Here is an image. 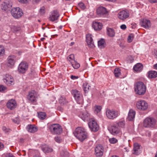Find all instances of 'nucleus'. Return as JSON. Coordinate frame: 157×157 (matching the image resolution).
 <instances>
[{
    "label": "nucleus",
    "instance_id": "nucleus-29",
    "mask_svg": "<svg viewBox=\"0 0 157 157\" xmlns=\"http://www.w3.org/2000/svg\"><path fill=\"white\" fill-rule=\"evenodd\" d=\"M140 145L137 143H135L133 145V150L134 151V154L136 155L140 153L139 150L140 149Z\"/></svg>",
    "mask_w": 157,
    "mask_h": 157
},
{
    "label": "nucleus",
    "instance_id": "nucleus-16",
    "mask_svg": "<svg viewBox=\"0 0 157 157\" xmlns=\"http://www.w3.org/2000/svg\"><path fill=\"white\" fill-rule=\"evenodd\" d=\"M79 116L84 121H89L91 118L90 117V114L86 111L80 112Z\"/></svg>",
    "mask_w": 157,
    "mask_h": 157
},
{
    "label": "nucleus",
    "instance_id": "nucleus-56",
    "mask_svg": "<svg viewBox=\"0 0 157 157\" xmlns=\"http://www.w3.org/2000/svg\"><path fill=\"white\" fill-rule=\"evenodd\" d=\"M153 54L155 58H157V50H154Z\"/></svg>",
    "mask_w": 157,
    "mask_h": 157
},
{
    "label": "nucleus",
    "instance_id": "nucleus-13",
    "mask_svg": "<svg viewBox=\"0 0 157 157\" xmlns=\"http://www.w3.org/2000/svg\"><path fill=\"white\" fill-rule=\"evenodd\" d=\"M86 41L89 47L92 48L94 47L95 46L93 39V36L91 34L88 33L86 35Z\"/></svg>",
    "mask_w": 157,
    "mask_h": 157
},
{
    "label": "nucleus",
    "instance_id": "nucleus-59",
    "mask_svg": "<svg viewBox=\"0 0 157 157\" xmlns=\"http://www.w3.org/2000/svg\"><path fill=\"white\" fill-rule=\"evenodd\" d=\"M105 1H108V2H114L115 1V0H105Z\"/></svg>",
    "mask_w": 157,
    "mask_h": 157
},
{
    "label": "nucleus",
    "instance_id": "nucleus-12",
    "mask_svg": "<svg viewBox=\"0 0 157 157\" xmlns=\"http://www.w3.org/2000/svg\"><path fill=\"white\" fill-rule=\"evenodd\" d=\"M4 82L8 86H10L14 84V80L13 77L10 75L6 74L3 78Z\"/></svg>",
    "mask_w": 157,
    "mask_h": 157
},
{
    "label": "nucleus",
    "instance_id": "nucleus-17",
    "mask_svg": "<svg viewBox=\"0 0 157 157\" xmlns=\"http://www.w3.org/2000/svg\"><path fill=\"white\" fill-rule=\"evenodd\" d=\"M17 105L16 101L13 99L9 100L6 103L7 107L10 110H13L16 108Z\"/></svg>",
    "mask_w": 157,
    "mask_h": 157
},
{
    "label": "nucleus",
    "instance_id": "nucleus-40",
    "mask_svg": "<svg viewBox=\"0 0 157 157\" xmlns=\"http://www.w3.org/2000/svg\"><path fill=\"white\" fill-rule=\"evenodd\" d=\"M109 140V142L111 144H115L118 142L117 139L114 137L110 138Z\"/></svg>",
    "mask_w": 157,
    "mask_h": 157
},
{
    "label": "nucleus",
    "instance_id": "nucleus-48",
    "mask_svg": "<svg viewBox=\"0 0 157 157\" xmlns=\"http://www.w3.org/2000/svg\"><path fill=\"white\" fill-rule=\"evenodd\" d=\"M12 121L14 123L18 124L19 123V119L18 118H16L12 119Z\"/></svg>",
    "mask_w": 157,
    "mask_h": 157
},
{
    "label": "nucleus",
    "instance_id": "nucleus-61",
    "mask_svg": "<svg viewBox=\"0 0 157 157\" xmlns=\"http://www.w3.org/2000/svg\"><path fill=\"white\" fill-rule=\"evenodd\" d=\"M33 0L36 2H39L40 0Z\"/></svg>",
    "mask_w": 157,
    "mask_h": 157
},
{
    "label": "nucleus",
    "instance_id": "nucleus-34",
    "mask_svg": "<svg viewBox=\"0 0 157 157\" xmlns=\"http://www.w3.org/2000/svg\"><path fill=\"white\" fill-rule=\"evenodd\" d=\"M94 111L95 113H98L100 112L102 109V107L100 105H96L94 107Z\"/></svg>",
    "mask_w": 157,
    "mask_h": 157
},
{
    "label": "nucleus",
    "instance_id": "nucleus-25",
    "mask_svg": "<svg viewBox=\"0 0 157 157\" xmlns=\"http://www.w3.org/2000/svg\"><path fill=\"white\" fill-rule=\"evenodd\" d=\"M41 149L45 153L51 152L53 151L52 148L46 144L42 145L41 146Z\"/></svg>",
    "mask_w": 157,
    "mask_h": 157
},
{
    "label": "nucleus",
    "instance_id": "nucleus-63",
    "mask_svg": "<svg viewBox=\"0 0 157 157\" xmlns=\"http://www.w3.org/2000/svg\"><path fill=\"white\" fill-rule=\"evenodd\" d=\"M45 39L44 38H41V39H40V40L41 41H44V40Z\"/></svg>",
    "mask_w": 157,
    "mask_h": 157
},
{
    "label": "nucleus",
    "instance_id": "nucleus-64",
    "mask_svg": "<svg viewBox=\"0 0 157 157\" xmlns=\"http://www.w3.org/2000/svg\"><path fill=\"white\" fill-rule=\"evenodd\" d=\"M119 157L116 155H113L112 156V157Z\"/></svg>",
    "mask_w": 157,
    "mask_h": 157
},
{
    "label": "nucleus",
    "instance_id": "nucleus-41",
    "mask_svg": "<svg viewBox=\"0 0 157 157\" xmlns=\"http://www.w3.org/2000/svg\"><path fill=\"white\" fill-rule=\"evenodd\" d=\"M5 51L4 47L0 45V56H2L4 55Z\"/></svg>",
    "mask_w": 157,
    "mask_h": 157
},
{
    "label": "nucleus",
    "instance_id": "nucleus-27",
    "mask_svg": "<svg viewBox=\"0 0 157 157\" xmlns=\"http://www.w3.org/2000/svg\"><path fill=\"white\" fill-rule=\"evenodd\" d=\"M27 130L29 132L34 133L37 131L38 128L34 125H29L26 128Z\"/></svg>",
    "mask_w": 157,
    "mask_h": 157
},
{
    "label": "nucleus",
    "instance_id": "nucleus-44",
    "mask_svg": "<svg viewBox=\"0 0 157 157\" xmlns=\"http://www.w3.org/2000/svg\"><path fill=\"white\" fill-rule=\"evenodd\" d=\"M55 141L58 143H60L61 141V139H60V137L58 136H56L55 138Z\"/></svg>",
    "mask_w": 157,
    "mask_h": 157
},
{
    "label": "nucleus",
    "instance_id": "nucleus-15",
    "mask_svg": "<svg viewBox=\"0 0 157 157\" xmlns=\"http://www.w3.org/2000/svg\"><path fill=\"white\" fill-rule=\"evenodd\" d=\"M28 68V64L26 62H22L19 65L18 71L20 73H24L27 70Z\"/></svg>",
    "mask_w": 157,
    "mask_h": 157
},
{
    "label": "nucleus",
    "instance_id": "nucleus-18",
    "mask_svg": "<svg viewBox=\"0 0 157 157\" xmlns=\"http://www.w3.org/2000/svg\"><path fill=\"white\" fill-rule=\"evenodd\" d=\"M140 24L142 27L145 29H149L151 25L150 21L145 18L140 20Z\"/></svg>",
    "mask_w": 157,
    "mask_h": 157
},
{
    "label": "nucleus",
    "instance_id": "nucleus-33",
    "mask_svg": "<svg viewBox=\"0 0 157 157\" xmlns=\"http://www.w3.org/2000/svg\"><path fill=\"white\" fill-rule=\"evenodd\" d=\"M107 35L110 37H113L115 34L114 30L110 28H108L107 29Z\"/></svg>",
    "mask_w": 157,
    "mask_h": 157
},
{
    "label": "nucleus",
    "instance_id": "nucleus-47",
    "mask_svg": "<svg viewBox=\"0 0 157 157\" xmlns=\"http://www.w3.org/2000/svg\"><path fill=\"white\" fill-rule=\"evenodd\" d=\"M45 13V8L44 7L41 8L40 10V13L41 15H43Z\"/></svg>",
    "mask_w": 157,
    "mask_h": 157
},
{
    "label": "nucleus",
    "instance_id": "nucleus-3",
    "mask_svg": "<svg viewBox=\"0 0 157 157\" xmlns=\"http://www.w3.org/2000/svg\"><path fill=\"white\" fill-rule=\"evenodd\" d=\"M134 88L136 92L139 95H143L146 92V86L142 82H137L135 85Z\"/></svg>",
    "mask_w": 157,
    "mask_h": 157
},
{
    "label": "nucleus",
    "instance_id": "nucleus-2",
    "mask_svg": "<svg viewBox=\"0 0 157 157\" xmlns=\"http://www.w3.org/2000/svg\"><path fill=\"white\" fill-rule=\"evenodd\" d=\"M48 129L52 134H59L62 132L61 126L58 124H52L48 125Z\"/></svg>",
    "mask_w": 157,
    "mask_h": 157
},
{
    "label": "nucleus",
    "instance_id": "nucleus-30",
    "mask_svg": "<svg viewBox=\"0 0 157 157\" xmlns=\"http://www.w3.org/2000/svg\"><path fill=\"white\" fill-rule=\"evenodd\" d=\"M2 5L3 6V8H2V9L6 10L9 8H10L12 7V3L9 1L7 2H4V3L2 4Z\"/></svg>",
    "mask_w": 157,
    "mask_h": 157
},
{
    "label": "nucleus",
    "instance_id": "nucleus-52",
    "mask_svg": "<svg viewBox=\"0 0 157 157\" xmlns=\"http://www.w3.org/2000/svg\"><path fill=\"white\" fill-rule=\"evenodd\" d=\"M78 78H79V77L78 76H76L73 75H72L71 76V78L73 80L77 79H78Z\"/></svg>",
    "mask_w": 157,
    "mask_h": 157
},
{
    "label": "nucleus",
    "instance_id": "nucleus-54",
    "mask_svg": "<svg viewBox=\"0 0 157 157\" xmlns=\"http://www.w3.org/2000/svg\"><path fill=\"white\" fill-rule=\"evenodd\" d=\"M120 28L122 29L125 30L126 29L127 27H126V25H125L124 24H123V25H121L120 26Z\"/></svg>",
    "mask_w": 157,
    "mask_h": 157
},
{
    "label": "nucleus",
    "instance_id": "nucleus-26",
    "mask_svg": "<svg viewBox=\"0 0 157 157\" xmlns=\"http://www.w3.org/2000/svg\"><path fill=\"white\" fill-rule=\"evenodd\" d=\"M143 65L140 63H137L133 67L134 71L136 72H139L142 71L143 68Z\"/></svg>",
    "mask_w": 157,
    "mask_h": 157
},
{
    "label": "nucleus",
    "instance_id": "nucleus-24",
    "mask_svg": "<svg viewBox=\"0 0 157 157\" xmlns=\"http://www.w3.org/2000/svg\"><path fill=\"white\" fill-rule=\"evenodd\" d=\"M111 132L113 134L115 135L119 133L121 131L119 128L116 124H114L111 126Z\"/></svg>",
    "mask_w": 157,
    "mask_h": 157
},
{
    "label": "nucleus",
    "instance_id": "nucleus-39",
    "mask_svg": "<svg viewBox=\"0 0 157 157\" xmlns=\"http://www.w3.org/2000/svg\"><path fill=\"white\" fill-rule=\"evenodd\" d=\"M134 38V35L132 34H130L127 38V42L130 43L132 41Z\"/></svg>",
    "mask_w": 157,
    "mask_h": 157
},
{
    "label": "nucleus",
    "instance_id": "nucleus-57",
    "mask_svg": "<svg viewBox=\"0 0 157 157\" xmlns=\"http://www.w3.org/2000/svg\"><path fill=\"white\" fill-rule=\"evenodd\" d=\"M148 0L151 3L157 2V0Z\"/></svg>",
    "mask_w": 157,
    "mask_h": 157
},
{
    "label": "nucleus",
    "instance_id": "nucleus-32",
    "mask_svg": "<svg viewBox=\"0 0 157 157\" xmlns=\"http://www.w3.org/2000/svg\"><path fill=\"white\" fill-rule=\"evenodd\" d=\"M116 125L119 128H124L125 125V121L124 120L120 121L116 123Z\"/></svg>",
    "mask_w": 157,
    "mask_h": 157
},
{
    "label": "nucleus",
    "instance_id": "nucleus-43",
    "mask_svg": "<svg viewBox=\"0 0 157 157\" xmlns=\"http://www.w3.org/2000/svg\"><path fill=\"white\" fill-rule=\"evenodd\" d=\"M78 5V6L82 10H84L86 8V6L82 2L79 3Z\"/></svg>",
    "mask_w": 157,
    "mask_h": 157
},
{
    "label": "nucleus",
    "instance_id": "nucleus-36",
    "mask_svg": "<svg viewBox=\"0 0 157 157\" xmlns=\"http://www.w3.org/2000/svg\"><path fill=\"white\" fill-rule=\"evenodd\" d=\"M98 45L100 48H102L104 47L105 45V41L103 39H101L98 42Z\"/></svg>",
    "mask_w": 157,
    "mask_h": 157
},
{
    "label": "nucleus",
    "instance_id": "nucleus-28",
    "mask_svg": "<svg viewBox=\"0 0 157 157\" xmlns=\"http://www.w3.org/2000/svg\"><path fill=\"white\" fill-rule=\"evenodd\" d=\"M148 77L149 78H154L157 77V72L155 71H150L147 73Z\"/></svg>",
    "mask_w": 157,
    "mask_h": 157
},
{
    "label": "nucleus",
    "instance_id": "nucleus-9",
    "mask_svg": "<svg viewBox=\"0 0 157 157\" xmlns=\"http://www.w3.org/2000/svg\"><path fill=\"white\" fill-rule=\"evenodd\" d=\"M11 13L12 16L15 18H19L23 15L21 9L19 7L13 8L11 11Z\"/></svg>",
    "mask_w": 157,
    "mask_h": 157
},
{
    "label": "nucleus",
    "instance_id": "nucleus-19",
    "mask_svg": "<svg viewBox=\"0 0 157 157\" xmlns=\"http://www.w3.org/2000/svg\"><path fill=\"white\" fill-rule=\"evenodd\" d=\"M59 16L58 12L57 10H53L50 14L49 19L52 21L57 20Z\"/></svg>",
    "mask_w": 157,
    "mask_h": 157
},
{
    "label": "nucleus",
    "instance_id": "nucleus-22",
    "mask_svg": "<svg viewBox=\"0 0 157 157\" xmlns=\"http://www.w3.org/2000/svg\"><path fill=\"white\" fill-rule=\"evenodd\" d=\"M92 27L95 30H100L102 29L103 25L101 23L94 21L93 22Z\"/></svg>",
    "mask_w": 157,
    "mask_h": 157
},
{
    "label": "nucleus",
    "instance_id": "nucleus-53",
    "mask_svg": "<svg viewBox=\"0 0 157 157\" xmlns=\"http://www.w3.org/2000/svg\"><path fill=\"white\" fill-rule=\"evenodd\" d=\"M6 157H15L12 154L8 153L6 155Z\"/></svg>",
    "mask_w": 157,
    "mask_h": 157
},
{
    "label": "nucleus",
    "instance_id": "nucleus-1",
    "mask_svg": "<svg viewBox=\"0 0 157 157\" xmlns=\"http://www.w3.org/2000/svg\"><path fill=\"white\" fill-rule=\"evenodd\" d=\"M73 134L79 140L83 141L88 137V134L86 129L82 127H78L76 128Z\"/></svg>",
    "mask_w": 157,
    "mask_h": 157
},
{
    "label": "nucleus",
    "instance_id": "nucleus-31",
    "mask_svg": "<svg viewBox=\"0 0 157 157\" xmlns=\"http://www.w3.org/2000/svg\"><path fill=\"white\" fill-rule=\"evenodd\" d=\"M71 63L72 66L75 69L78 68L80 66V64L75 60H72V61H71Z\"/></svg>",
    "mask_w": 157,
    "mask_h": 157
},
{
    "label": "nucleus",
    "instance_id": "nucleus-21",
    "mask_svg": "<svg viewBox=\"0 0 157 157\" xmlns=\"http://www.w3.org/2000/svg\"><path fill=\"white\" fill-rule=\"evenodd\" d=\"M97 14L100 16H103L106 15L108 13L106 9L102 6L98 7L96 10Z\"/></svg>",
    "mask_w": 157,
    "mask_h": 157
},
{
    "label": "nucleus",
    "instance_id": "nucleus-60",
    "mask_svg": "<svg viewBox=\"0 0 157 157\" xmlns=\"http://www.w3.org/2000/svg\"><path fill=\"white\" fill-rule=\"evenodd\" d=\"M33 157H41V156L39 155H36L33 156Z\"/></svg>",
    "mask_w": 157,
    "mask_h": 157
},
{
    "label": "nucleus",
    "instance_id": "nucleus-51",
    "mask_svg": "<svg viewBox=\"0 0 157 157\" xmlns=\"http://www.w3.org/2000/svg\"><path fill=\"white\" fill-rule=\"evenodd\" d=\"M72 60H75L74 56L73 54H71L69 55V62H71V61H72Z\"/></svg>",
    "mask_w": 157,
    "mask_h": 157
},
{
    "label": "nucleus",
    "instance_id": "nucleus-55",
    "mask_svg": "<svg viewBox=\"0 0 157 157\" xmlns=\"http://www.w3.org/2000/svg\"><path fill=\"white\" fill-rule=\"evenodd\" d=\"M4 147V145L3 143L0 142V151L2 150Z\"/></svg>",
    "mask_w": 157,
    "mask_h": 157
},
{
    "label": "nucleus",
    "instance_id": "nucleus-46",
    "mask_svg": "<svg viewBox=\"0 0 157 157\" xmlns=\"http://www.w3.org/2000/svg\"><path fill=\"white\" fill-rule=\"evenodd\" d=\"M61 98L62 99H61L59 100V101L61 103L63 104H64L67 102L65 98Z\"/></svg>",
    "mask_w": 157,
    "mask_h": 157
},
{
    "label": "nucleus",
    "instance_id": "nucleus-23",
    "mask_svg": "<svg viewBox=\"0 0 157 157\" xmlns=\"http://www.w3.org/2000/svg\"><path fill=\"white\" fill-rule=\"evenodd\" d=\"M136 112L132 109H130L128 113L127 119L128 121H133L135 118Z\"/></svg>",
    "mask_w": 157,
    "mask_h": 157
},
{
    "label": "nucleus",
    "instance_id": "nucleus-37",
    "mask_svg": "<svg viewBox=\"0 0 157 157\" xmlns=\"http://www.w3.org/2000/svg\"><path fill=\"white\" fill-rule=\"evenodd\" d=\"M38 117L41 120H44L46 117V114L45 112H40L38 113Z\"/></svg>",
    "mask_w": 157,
    "mask_h": 157
},
{
    "label": "nucleus",
    "instance_id": "nucleus-42",
    "mask_svg": "<svg viewBox=\"0 0 157 157\" xmlns=\"http://www.w3.org/2000/svg\"><path fill=\"white\" fill-rule=\"evenodd\" d=\"M127 61L129 63H131L134 60V58L132 56H128L127 58Z\"/></svg>",
    "mask_w": 157,
    "mask_h": 157
},
{
    "label": "nucleus",
    "instance_id": "nucleus-50",
    "mask_svg": "<svg viewBox=\"0 0 157 157\" xmlns=\"http://www.w3.org/2000/svg\"><path fill=\"white\" fill-rule=\"evenodd\" d=\"M6 89V88L3 85H0V92H3Z\"/></svg>",
    "mask_w": 157,
    "mask_h": 157
},
{
    "label": "nucleus",
    "instance_id": "nucleus-38",
    "mask_svg": "<svg viewBox=\"0 0 157 157\" xmlns=\"http://www.w3.org/2000/svg\"><path fill=\"white\" fill-rule=\"evenodd\" d=\"M83 90L86 92H87L90 87V86L86 82L83 84Z\"/></svg>",
    "mask_w": 157,
    "mask_h": 157
},
{
    "label": "nucleus",
    "instance_id": "nucleus-14",
    "mask_svg": "<svg viewBox=\"0 0 157 157\" xmlns=\"http://www.w3.org/2000/svg\"><path fill=\"white\" fill-rule=\"evenodd\" d=\"M104 148L103 146L101 145H98L95 147V153L98 157L101 156L103 153Z\"/></svg>",
    "mask_w": 157,
    "mask_h": 157
},
{
    "label": "nucleus",
    "instance_id": "nucleus-6",
    "mask_svg": "<svg viewBox=\"0 0 157 157\" xmlns=\"http://www.w3.org/2000/svg\"><path fill=\"white\" fill-rule=\"evenodd\" d=\"M77 103L79 104L82 105L84 100L83 96L80 92L77 90H72L71 92Z\"/></svg>",
    "mask_w": 157,
    "mask_h": 157
},
{
    "label": "nucleus",
    "instance_id": "nucleus-58",
    "mask_svg": "<svg viewBox=\"0 0 157 157\" xmlns=\"http://www.w3.org/2000/svg\"><path fill=\"white\" fill-rule=\"evenodd\" d=\"M153 67L154 69L157 70V63L154 65Z\"/></svg>",
    "mask_w": 157,
    "mask_h": 157
},
{
    "label": "nucleus",
    "instance_id": "nucleus-49",
    "mask_svg": "<svg viewBox=\"0 0 157 157\" xmlns=\"http://www.w3.org/2000/svg\"><path fill=\"white\" fill-rule=\"evenodd\" d=\"M30 0H18L19 2L23 4L27 3Z\"/></svg>",
    "mask_w": 157,
    "mask_h": 157
},
{
    "label": "nucleus",
    "instance_id": "nucleus-62",
    "mask_svg": "<svg viewBox=\"0 0 157 157\" xmlns=\"http://www.w3.org/2000/svg\"><path fill=\"white\" fill-rule=\"evenodd\" d=\"M74 44V42H72L70 44V46H72Z\"/></svg>",
    "mask_w": 157,
    "mask_h": 157
},
{
    "label": "nucleus",
    "instance_id": "nucleus-35",
    "mask_svg": "<svg viewBox=\"0 0 157 157\" xmlns=\"http://www.w3.org/2000/svg\"><path fill=\"white\" fill-rule=\"evenodd\" d=\"M114 73L116 77H118L121 75V70L119 68H116L114 69Z\"/></svg>",
    "mask_w": 157,
    "mask_h": 157
},
{
    "label": "nucleus",
    "instance_id": "nucleus-20",
    "mask_svg": "<svg viewBox=\"0 0 157 157\" xmlns=\"http://www.w3.org/2000/svg\"><path fill=\"white\" fill-rule=\"evenodd\" d=\"M16 60V57L14 55L10 56L8 58V62L7 66L10 67H12L15 62Z\"/></svg>",
    "mask_w": 157,
    "mask_h": 157
},
{
    "label": "nucleus",
    "instance_id": "nucleus-7",
    "mask_svg": "<svg viewBox=\"0 0 157 157\" xmlns=\"http://www.w3.org/2000/svg\"><path fill=\"white\" fill-rule=\"evenodd\" d=\"M130 13L127 10H122L119 11L117 15V18L123 21H125L129 17Z\"/></svg>",
    "mask_w": 157,
    "mask_h": 157
},
{
    "label": "nucleus",
    "instance_id": "nucleus-45",
    "mask_svg": "<svg viewBox=\"0 0 157 157\" xmlns=\"http://www.w3.org/2000/svg\"><path fill=\"white\" fill-rule=\"evenodd\" d=\"M13 29L14 31L17 32L20 30L21 29L20 27L19 26H13Z\"/></svg>",
    "mask_w": 157,
    "mask_h": 157
},
{
    "label": "nucleus",
    "instance_id": "nucleus-5",
    "mask_svg": "<svg viewBox=\"0 0 157 157\" xmlns=\"http://www.w3.org/2000/svg\"><path fill=\"white\" fill-rule=\"evenodd\" d=\"M136 107L139 110L142 111H147L149 107L148 103L143 100H139L136 103Z\"/></svg>",
    "mask_w": 157,
    "mask_h": 157
},
{
    "label": "nucleus",
    "instance_id": "nucleus-8",
    "mask_svg": "<svg viewBox=\"0 0 157 157\" xmlns=\"http://www.w3.org/2000/svg\"><path fill=\"white\" fill-rule=\"evenodd\" d=\"M106 114L109 119H113L119 115L120 112L118 110L107 109L106 110Z\"/></svg>",
    "mask_w": 157,
    "mask_h": 157
},
{
    "label": "nucleus",
    "instance_id": "nucleus-4",
    "mask_svg": "<svg viewBox=\"0 0 157 157\" xmlns=\"http://www.w3.org/2000/svg\"><path fill=\"white\" fill-rule=\"evenodd\" d=\"M156 121L152 117L146 118L143 121V126L146 128H153L156 124Z\"/></svg>",
    "mask_w": 157,
    "mask_h": 157
},
{
    "label": "nucleus",
    "instance_id": "nucleus-10",
    "mask_svg": "<svg viewBox=\"0 0 157 157\" xmlns=\"http://www.w3.org/2000/svg\"><path fill=\"white\" fill-rule=\"evenodd\" d=\"M37 98L38 95L36 91L34 90H32L29 92L27 96V99L29 101L32 103L36 102Z\"/></svg>",
    "mask_w": 157,
    "mask_h": 157
},
{
    "label": "nucleus",
    "instance_id": "nucleus-11",
    "mask_svg": "<svg viewBox=\"0 0 157 157\" xmlns=\"http://www.w3.org/2000/svg\"><path fill=\"white\" fill-rule=\"evenodd\" d=\"M88 125L91 131L95 132L98 130V125L96 121L93 118H91L90 119L88 123Z\"/></svg>",
    "mask_w": 157,
    "mask_h": 157
}]
</instances>
